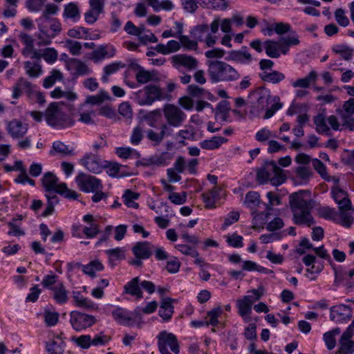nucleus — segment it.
<instances>
[{"label": "nucleus", "instance_id": "obj_7", "mask_svg": "<svg viewBox=\"0 0 354 354\" xmlns=\"http://www.w3.org/2000/svg\"><path fill=\"white\" fill-rule=\"evenodd\" d=\"M41 183L46 192H55L70 199L77 197V194L69 189L65 183H58V178L53 172L45 173L41 178Z\"/></svg>", "mask_w": 354, "mask_h": 354}, {"label": "nucleus", "instance_id": "obj_57", "mask_svg": "<svg viewBox=\"0 0 354 354\" xmlns=\"http://www.w3.org/2000/svg\"><path fill=\"white\" fill-rule=\"evenodd\" d=\"M71 341L77 346L83 349H88L92 346L91 336L89 335H82L77 337H73Z\"/></svg>", "mask_w": 354, "mask_h": 354}, {"label": "nucleus", "instance_id": "obj_11", "mask_svg": "<svg viewBox=\"0 0 354 354\" xmlns=\"http://www.w3.org/2000/svg\"><path fill=\"white\" fill-rule=\"evenodd\" d=\"M315 130L320 134H328L330 129L334 131L339 130V123L335 115L326 117L323 113H319L314 118Z\"/></svg>", "mask_w": 354, "mask_h": 354}, {"label": "nucleus", "instance_id": "obj_34", "mask_svg": "<svg viewBox=\"0 0 354 354\" xmlns=\"http://www.w3.org/2000/svg\"><path fill=\"white\" fill-rule=\"evenodd\" d=\"M266 55L272 58H278L281 53L282 45L280 41L268 39L264 42Z\"/></svg>", "mask_w": 354, "mask_h": 354}, {"label": "nucleus", "instance_id": "obj_20", "mask_svg": "<svg viewBox=\"0 0 354 354\" xmlns=\"http://www.w3.org/2000/svg\"><path fill=\"white\" fill-rule=\"evenodd\" d=\"M66 68L75 76H84L92 73V70L85 62L75 58H71L66 62Z\"/></svg>", "mask_w": 354, "mask_h": 354}, {"label": "nucleus", "instance_id": "obj_2", "mask_svg": "<svg viewBox=\"0 0 354 354\" xmlns=\"http://www.w3.org/2000/svg\"><path fill=\"white\" fill-rule=\"evenodd\" d=\"M252 95L256 100L251 111L252 114L259 115L260 112L266 110L263 118L269 119L282 108L279 97L271 95L270 91L266 88H258Z\"/></svg>", "mask_w": 354, "mask_h": 354}, {"label": "nucleus", "instance_id": "obj_39", "mask_svg": "<svg viewBox=\"0 0 354 354\" xmlns=\"http://www.w3.org/2000/svg\"><path fill=\"white\" fill-rule=\"evenodd\" d=\"M180 48V41L176 40H169L167 44H158L154 49L159 53L162 55H169L170 53L178 51Z\"/></svg>", "mask_w": 354, "mask_h": 354}, {"label": "nucleus", "instance_id": "obj_29", "mask_svg": "<svg viewBox=\"0 0 354 354\" xmlns=\"http://www.w3.org/2000/svg\"><path fill=\"white\" fill-rule=\"evenodd\" d=\"M131 66L133 67V68L138 69V72L136 74V79L139 84H144L149 82L158 80L157 75L154 71H147L136 63H132Z\"/></svg>", "mask_w": 354, "mask_h": 354}, {"label": "nucleus", "instance_id": "obj_4", "mask_svg": "<svg viewBox=\"0 0 354 354\" xmlns=\"http://www.w3.org/2000/svg\"><path fill=\"white\" fill-rule=\"evenodd\" d=\"M132 98L136 103L140 106H150L155 101L170 100V95L157 86L148 85L133 93Z\"/></svg>", "mask_w": 354, "mask_h": 354}, {"label": "nucleus", "instance_id": "obj_50", "mask_svg": "<svg viewBox=\"0 0 354 354\" xmlns=\"http://www.w3.org/2000/svg\"><path fill=\"white\" fill-rule=\"evenodd\" d=\"M104 269V266L98 260H94L89 263L83 266L82 271L86 274L94 277L96 272L102 271Z\"/></svg>", "mask_w": 354, "mask_h": 354}, {"label": "nucleus", "instance_id": "obj_56", "mask_svg": "<svg viewBox=\"0 0 354 354\" xmlns=\"http://www.w3.org/2000/svg\"><path fill=\"white\" fill-rule=\"evenodd\" d=\"M124 65L121 62H115L106 65L103 68V75L101 80L106 83L108 82V76L115 73L120 68H122Z\"/></svg>", "mask_w": 354, "mask_h": 354}, {"label": "nucleus", "instance_id": "obj_63", "mask_svg": "<svg viewBox=\"0 0 354 354\" xmlns=\"http://www.w3.org/2000/svg\"><path fill=\"white\" fill-rule=\"evenodd\" d=\"M340 119L342 122V125L350 131H354V118L351 114H348L341 110H338Z\"/></svg>", "mask_w": 354, "mask_h": 354}, {"label": "nucleus", "instance_id": "obj_44", "mask_svg": "<svg viewBox=\"0 0 354 354\" xmlns=\"http://www.w3.org/2000/svg\"><path fill=\"white\" fill-rule=\"evenodd\" d=\"M64 79L63 73L58 69L53 68L49 75L43 82V86L46 88L52 87L56 82H61Z\"/></svg>", "mask_w": 354, "mask_h": 354}, {"label": "nucleus", "instance_id": "obj_37", "mask_svg": "<svg viewBox=\"0 0 354 354\" xmlns=\"http://www.w3.org/2000/svg\"><path fill=\"white\" fill-rule=\"evenodd\" d=\"M32 91V84L24 77H20L12 90V97L18 99L22 94V92L30 93Z\"/></svg>", "mask_w": 354, "mask_h": 354}, {"label": "nucleus", "instance_id": "obj_14", "mask_svg": "<svg viewBox=\"0 0 354 354\" xmlns=\"http://www.w3.org/2000/svg\"><path fill=\"white\" fill-rule=\"evenodd\" d=\"M172 66L180 73L195 70L198 65L196 58L186 54H177L171 57Z\"/></svg>", "mask_w": 354, "mask_h": 354}, {"label": "nucleus", "instance_id": "obj_33", "mask_svg": "<svg viewBox=\"0 0 354 354\" xmlns=\"http://www.w3.org/2000/svg\"><path fill=\"white\" fill-rule=\"evenodd\" d=\"M227 139L222 136H213L200 142V147L206 150H215L219 149L222 145L226 143Z\"/></svg>", "mask_w": 354, "mask_h": 354}, {"label": "nucleus", "instance_id": "obj_28", "mask_svg": "<svg viewBox=\"0 0 354 354\" xmlns=\"http://www.w3.org/2000/svg\"><path fill=\"white\" fill-rule=\"evenodd\" d=\"M154 246L147 241L138 242L132 248L133 254L137 259H147L152 253Z\"/></svg>", "mask_w": 354, "mask_h": 354}, {"label": "nucleus", "instance_id": "obj_22", "mask_svg": "<svg viewBox=\"0 0 354 354\" xmlns=\"http://www.w3.org/2000/svg\"><path fill=\"white\" fill-rule=\"evenodd\" d=\"M19 39L22 44L24 45L21 50L22 55L25 57H30L31 59H39V51L35 48L34 47V40L32 37L26 34V33H21L19 35Z\"/></svg>", "mask_w": 354, "mask_h": 354}, {"label": "nucleus", "instance_id": "obj_12", "mask_svg": "<svg viewBox=\"0 0 354 354\" xmlns=\"http://www.w3.org/2000/svg\"><path fill=\"white\" fill-rule=\"evenodd\" d=\"M354 320L348 326L342 334L338 343L336 354H354Z\"/></svg>", "mask_w": 354, "mask_h": 354}, {"label": "nucleus", "instance_id": "obj_36", "mask_svg": "<svg viewBox=\"0 0 354 354\" xmlns=\"http://www.w3.org/2000/svg\"><path fill=\"white\" fill-rule=\"evenodd\" d=\"M279 41L282 45L281 53L283 55H286L288 53L290 46H297L300 42L299 36L295 31H290L288 35L282 37Z\"/></svg>", "mask_w": 354, "mask_h": 354}, {"label": "nucleus", "instance_id": "obj_9", "mask_svg": "<svg viewBox=\"0 0 354 354\" xmlns=\"http://www.w3.org/2000/svg\"><path fill=\"white\" fill-rule=\"evenodd\" d=\"M97 322L95 316L73 310L70 313L69 322L72 328L77 332L84 330L93 326Z\"/></svg>", "mask_w": 354, "mask_h": 354}, {"label": "nucleus", "instance_id": "obj_51", "mask_svg": "<svg viewBox=\"0 0 354 354\" xmlns=\"http://www.w3.org/2000/svg\"><path fill=\"white\" fill-rule=\"evenodd\" d=\"M236 306L239 315L244 319L249 318L252 313V305L242 297L236 301Z\"/></svg>", "mask_w": 354, "mask_h": 354}, {"label": "nucleus", "instance_id": "obj_58", "mask_svg": "<svg viewBox=\"0 0 354 354\" xmlns=\"http://www.w3.org/2000/svg\"><path fill=\"white\" fill-rule=\"evenodd\" d=\"M171 158L168 153L165 152L159 155L153 156L150 158L151 164L158 166L165 167L169 164Z\"/></svg>", "mask_w": 354, "mask_h": 354}, {"label": "nucleus", "instance_id": "obj_17", "mask_svg": "<svg viewBox=\"0 0 354 354\" xmlns=\"http://www.w3.org/2000/svg\"><path fill=\"white\" fill-rule=\"evenodd\" d=\"M116 54L115 48L111 44H102L97 46L91 54V59L94 63H100L104 59H111Z\"/></svg>", "mask_w": 354, "mask_h": 354}, {"label": "nucleus", "instance_id": "obj_24", "mask_svg": "<svg viewBox=\"0 0 354 354\" xmlns=\"http://www.w3.org/2000/svg\"><path fill=\"white\" fill-rule=\"evenodd\" d=\"M82 220L87 223V225L82 226L84 235L87 239L95 237L100 232L99 225L97 220L93 215L89 214L84 215Z\"/></svg>", "mask_w": 354, "mask_h": 354}, {"label": "nucleus", "instance_id": "obj_49", "mask_svg": "<svg viewBox=\"0 0 354 354\" xmlns=\"http://www.w3.org/2000/svg\"><path fill=\"white\" fill-rule=\"evenodd\" d=\"M340 333L341 330L339 328H335L324 334L323 339L328 350H333L335 347V336L339 335Z\"/></svg>", "mask_w": 354, "mask_h": 354}, {"label": "nucleus", "instance_id": "obj_6", "mask_svg": "<svg viewBox=\"0 0 354 354\" xmlns=\"http://www.w3.org/2000/svg\"><path fill=\"white\" fill-rule=\"evenodd\" d=\"M257 180L261 184L270 182L274 186H279L286 181V176L276 162L272 161L257 171Z\"/></svg>", "mask_w": 354, "mask_h": 354}, {"label": "nucleus", "instance_id": "obj_27", "mask_svg": "<svg viewBox=\"0 0 354 354\" xmlns=\"http://www.w3.org/2000/svg\"><path fill=\"white\" fill-rule=\"evenodd\" d=\"M62 17L64 21H71L73 24L78 22L81 15L77 3L71 2L64 5Z\"/></svg>", "mask_w": 354, "mask_h": 354}, {"label": "nucleus", "instance_id": "obj_15", "mask_svg": "<svg viewBox=\"0 0 354 354\" xmlns=\"http://www.w3.org/2000/svg\"><path fill=\"white\" fill-rule=\"evenodd\" d=\"M352 316L351 307L345 304L335 305L330 309V319L336 324H346Z\"/></svg>", "mask_w": 354, "mask_h": 354}, {"label": "nucleus", "instance_id": "obj_21", "mask_svg": "<svg viewBox=\"0 0 354 354\" xmlns=\"http://www.w3.org/2000/svg\"><path fill=\"white\" fill-rule=\"evenodd\" d=\"M175 248L180 251L182 254L189 256L194 259V263L200 268L204 266L211 267L212 265L206 263L205 259L199 256V253L195 246H192L186 244H177Z\"/></svg>", "mask_w": 354, "mask_h": 354}, {"label": "nucleus", "instance_id": "obj_3", "mask_svg": "<svg viewBox=\"0 0 354 354\" xmlns=\"http://www.w3.org/2000/svg\"><path fill=\"white\" fill-rule=\"evenodd\" d=\"M207 74L212 83L221 82H235L241 75L231 65L223 61H208Z\"/></svg>", "mask_w": 354, "mask_h": 354}, {"label": "nucleus", "instance_id": "obj_53", "mask_svg": "<svg viewBox=\"0 0 354 354\" xmlns=\"http://www.w3.org/2000/svg\"><path fill=\"white\" fill-rule=\"evenodd\" d=\"M183 28L180 27L178 30V34L179 35L178 39L180 45L187 50H196L198 48V42L194 39H191L187 35H183Z\"/></svg>", "mask_w": 354, "mask_h": 354}, {"label": "nucleus", "instance_id": "obj_46", "mask_svg": "<svg viewBox=\"0 0 354 354\" xmlns=\"http://www.w3.org/2000/svg\"><path fill=\"white\" fill-rule=\"evenodd\" d=\"M66 344L61 339L49 341L46 343V351L48 354H63Z\"/></svg>", "mask_w": 354, "mask_h": 354}, {"label": "nucleus", "instance_id": "obj_19", "mask_svg": "<svg viewBox=\"0 0 354 354\" xmlns=\"http://www.w3.org/2000/svg\"><path fill=\"white\" fill-rule=\"evenodd\" d=\"M330 194L341 212L351 209L352 203L346 192L335 185L331 189Z\"/></svg>", "mask_w": 354, "mask_h": 354}, {"label": "nucleus", "instance_id": "obj_42", "mask_svg": "<svg viewBox=\"0 0 354 354\" xmlns=\"http://www.w3.org/2000/svg\"><path fill=\"white\" fill-rule=\"evenodd\" d=\"M174 306L170 299H164L160 306L158 315L164 321H168L171 318L174 313Z\"/></svg>", "mask_w": 354, "mask_h": 354}, {"label": "nucleus", "instance_id": "obj_18", "mask_svg": "<svg viewBox=\"0 0 354 354\" xmlns=\"http://www.w3.org/2000/svg\"><path fill=\"white\" fill-rule=\"evenodd\" d=\"M79 162L88 171L94 174L101 173L106 166V165L104 164V161L102 159L91 153L86 154L79 160Z\"/></svg>", "mask_w": 354, "mask_h": 354}, {"label": "nucleus", "instance_id": "obj_48", "mask_svg": "<svg viewBox=\"0 0 354 354\" xmlns=\"http://www.w3.org/2000/svg\"><path fill=\"white\" fill-rule=\"evenodd\" d=\"M148 4L153 8L156 12H159L161 10L170 11L174 9V6L170 0H147Z\"/></svg>", "mask_w": 354, "mask_h": 354}, {"label": "nucleus", "instance_id": "obj_23", "mask_svg": "<svg viewBox=\"0 0 354 354\" xmlns=\"http://www.w3.org/2000/svg\"><path fill=\"white\" fill-rule=\"evenodd\" d=\"M123 295H129L136 300L143 298V292L140 284V279L138 277L133 278L128 281L123 288Z\"/></svg>", "mask_w": 354, "mask_h": 354}, {"label": "nucleus", "instance_id": "obj_31", "mask_svg": "<svg viewBox=\"0 0 354 354\" xmlns=\"http://www.w3.org/2000/svg\"><path fill=\"white\" fill-rule=\"evenodd\" d=\"M221 189L214 186L211 190L204 192L202 194L203 201L206 209H214L216 207V203L220 198Z\"/></svg>", "mask_w": 354, "mask_h": 354}, {"label": "nucleus", "instance_id": "obj_54", "mask_svg": "<svg viewBox=\"0 0 354 354\" xmlns=\"http://www.w3.org/2000/svg\"><path fill=\"white\" fill-rule=\"evenodd\" d=\"M209 31V26L207 24H201L194 27L191 31L190 34L192 37L198 41L203 42L205 38V36L207 35V32Z\"/></svg>", "mask_w": 354, "mask_h": 354}, {"label": "nucleus", "instance_id": "obj_16", "mask_svg": "<svg viewBox=\"0 0 354 354\" xmlns=\"http://www.w3.org/2000/svg\"><path fill=\"white\" fill-rule=\"evenodd\" d=\"M105 310L111 313L114 320L120 325L130 326L133 323L132 313L125 308L107 304L105 306Z\"/></svg>", "mask_w": 354, "mask_h": 354}, {"label": "nucleus", "instance_id": "obj_10", "mask_svg": "<svg viewBox=\"0 0 354 354\" xmlns=\"http://www.w3.org/2000/svg\"><path fill=\"white\" fill-rule=\"evenodd\" d=\"M75 181L79 189L85 193L95 192L102 189L101 180L83 172L78 174Z\"/></svg>", "mask_w": 354, "mask_h": 354}, {"label": "nucleus", "instance_id": "obj_5", "mask_svg": "<svg viewBox=\"0 0 354 354\" xmlns=\"http://www.w3.org/2000/svg\"><path fill=\"white\" fill-rule=\"evenodd\" d=\"M47 124L55 129H64L73 125L74 122L57 102L51 103L44 114Z\"/></svg>", "mask_w": 354, "mask_h": 354}, {"label": "nucleus", "instance_id": "obj_32", "mask_svg": "<svg viewBox=\"0 0 354 354\" xmlns=\"http://www.w3.org/2000/svg\"><path fill=\"white\" fill-rule=\"evenodd\" d=\"M58 11V7L55 4H48L44 11L42 16L37 19L38 27L40 32L44 35H48V30L43 25L44 23L49 20V15H53Z\"/></svg>", "mask_w": 354, "mask_h": 354}, {"label": "nucleus", "instance_id": "obj_43", "mask_svg": "<svg viewBox=\"0 0 354 354\" xmlns=\"http://www.w3.org/2000/svg\"><path fill=\"white\" fill-rule=\"evenodd\" d=\"M39 55L40 56L39 57V59L41 60V59L43 58L44 61L48 64H53L58 59L57 50L55 48L51 47L40 50Z\"/></svg>", "mask_w": 354, "mask_h": 354}, {"label": "nucleus", "instance_id": "obj_45", "mask_svg": "<svg viewBox=\"0 0 354 354\" xmlns=\"http://www.w3.org/2000/svg\"><path fill=\"white\" fill-rule=\"evenodd\" d=\"M22 216H18L17 218H13L10 222L8 223V225L10 228L8 232V234L14 236H21L25 234V232L20 227V221L22 220Z\"/></svg>", "mask_w": 354, "mask_h": 354}, {"label": "nucleus", "instance_id": "obj_30", "mask_svg": "<svg viewBox=\"0 0 354 354\" xmlns=\"http://www.w3.org/2000/svg\"><path fill=\"white\" fill-rule=\"evenodd\" d=\"M8 131L14 138L23 137L28 131V124L17 120H13L8 124Z\"/></svg>", "mask_w": 354, "mask_h": 354}, {"label": "nucleus", "instance_id": "obj_35", "mask_svg": "<svg viewBox=\"0 0 354 354\" xmlns=\"http://www.w3.org/2000/svg\"><path fill=\"white\" fill-rule=\"evenodd\" d=\"M52 291L53 298L59 304H64L68 300V292L64 286L63 282L57 283Z\"/></svg>", "mask_w": 354, "mask_h": 354}, {"label": "nucleus", "instance_id": "obj_1", "mask_svg": "<svg viewBox=\"0 0 354 354\" xmlns=\"http://www.w3.org/2000/svg\"><path fill=\"white\" fill-rule=\"evenodd\" d=\"M304 194V191L292 194L290 196V205L294 223L310 227L315 223V220L311 213L312 201L305 199Z\"/></svg>", "mask_w": 354, "mask_h": 354}, {"label": "nucleus", "instance_id": "obj_62", "mask_svg": "<svg viewBox=\"0 0 354 354\" xmlns=\"http://www.w3.org/2000/svg\"><path fill=\"white\" fill-rule=\"evenodd\" d=\"M144 138V130L140 126L135 127L130 136V142L133 145H138Z\"/></svg>", "mask_w": 354, "mask_h": 354}, {"label": "nucleus", "instance_id": "obj_55", "mask_svg": "<svg viewBox=\"0 0 354 354\" xmlns=\"http://www.w3.org/2000/svg\"><path fill=\"white\" fill-rule=\"evenodd\" d=\"M223 313V309L221 306H218L214 308L207 313V323L208 326L216 327L219 324L218 317Z\"/></svg>", "mask_w": 354, "mask_h": 354}, {"label": "nucleus", "instance_id": "obj_52", "mask_svg": "<svg viewBox=\"0 0 354 354\" xmlns=\"http://www.w3.org/2000/svg\"><path fill=\"white\" fill-rule=\"evenodd\" d=\"M139 196L140 194L138 193L127 189L122 196L123 202L128 207L136 209L139 205L136 201L138 199Z\"/></svg>", "mask_w": 354, "mask_h": 354}, {"label": "nucleus", "instance_id": "obj_41", "mask_svg": "<svg viewBox=\"0 0 354 354\" xmlns=\"http://www.w3.org/2000/svg\"><path fill=\"white\" fill-rule=\"evenodd\" d=\"M230 55L232 60L241 64H248L252 60V55L246 46L242 47L239 50L232 52Z\"/></svg>", "mask_w": 354, "mask_h": 354}, {"label": "nucleus", "instance_id": "obj_59", "mask_svg": "<svg viewBox=\"0 0 354 354\" xmlns=\"http://www.w3.org/2000/svg\"><path fill=\"white\" fill-rule=\"evenodd\" d=\"M110 96L106 91H100L97 95L88 96L86 98V103L91 104H100L105 100H109Z\"/></svg>", "mask_w": 354, "mask_h": 354}, {"label": "nucleus", "instance_id": "obj_8", "mask_svg": "<svg viewBox=\"0 0 354 354\" xmlns=\"http://www.w3.org/2000/svg\"><path fill=\"white\" fill-rule=\"evenodd\" d=\"M158 347L161 354H175L180 353V347L176 336L167 330L160 331L156 337Z\"/></svg>", "mask_w": 354, "mask_h": 354}, {"label": "nucleus", "instance_id": "obj_61", "mask_svg": "<svg viewBox=\"0 0 354 354\" xmlns=\"http://www.w3.org/2000/svg\"><path fill=\"white\" fill-rule=\"evenodd\" d=\"M59 277L55 274H46L44 277L41 284L43 286L48 290H52L57 285L62 281L58 280Z\"/></svg>", "mask_w": 354, "mask_h": 354}, {"label": "nucleus", "instance_id": "obj_40", "mask_svg": "<svg viewBox=\"0 0 354 354\" xmlns=\"http://www.w3.org/2000/svg\"><path fill=\"white\" fill-rule=\"evenodd\" d=\"M105 254L108 256L109 262L111 266H115L117 261H122L125 259V250L123 248H115L105 251Z\"/></svg>", "mask_w": 354, "mask_h": 354}, {"label": "nucleus", "instance_id": "obj_38", "mask_svg": "<svg viewBox=\"0 0 354 354\" xmlns=\"http://www.w3.org/2000/svg\"><path fill=\"white\" fill-rule=\"evenodd\" d=\"M317 73L315 71H310L305 77L297 79L291 82V85L294 88H308L311 83L316 82Z\"/></svg>", "mask_w": 354, "mask_h": 354}, {"label": "nucleus", "instance_id": "obj_60", "mask_svg": "<svg viewBox=\"0 0 354 354\" xmlns=\"http://www.w3.org/2000/svg\"><path fill=\"white\" fill-rule=\"evenodd\" d=\"M225 239L226 242L231 247L239 248L243 246V236L236 233L228 234L225 236Z\"/></svg>", "mask_w": 354, "mask_h": 354}, {"label": "nucleus", "instance_id": "obj_26", "mask_svg": "<svg viewBox=\"0 0 354 354\" xmlns=\"http://www.w3.org/2000/svg\"><path fill=\"white\" fill-rule=\"evenodd\" d=\"M26 61L24 63L26 74L30 78H38L43 75V66L41 61L39 59Z\"/></svg>", "mask_w": 354, "mask_h": 354}, {"label": "nucleus", "instance_id": "obj_25", "mask_svg": "<svg viewBox=\"0 0 354 354\" xmlns=\"http://www.w3.org/2000/svg\"><path fill=\"white\" fill-rule=\"evenodd\" d=\"M72 297L73 304L78 308H83L87 310H97L98 305L94 303L90 299L83 296L80 291H73Z\"/></svg>", "mask_w": 354, "mask_h": 354}, {"label": "nucleus", "instance_id": "obj_13", "mask_svg": "<svg viewBox=\"0 0 354 354\" xmlns=\"http://www.w3.org/2000/svg\"><path fill=\"white\" fill-rule=\"evenodd\" d=\"M162 112L168 124L173 127H180L186 119L185 113L174 104L165 105Z\"/></svg>", "mask_w": 354, "mask_h": 354}, {"label": "nucleus", "instance_id": "obj_47", "mask_svg": "<svg viewBox=\"0 0 354 354\" xmlns=\"http://www.w3.org/2000/svg\"><path fill=\"white\" fill-rule=\"evenodd\" d=\"M260 77L264 82L272 84H277L285 79L284 74L277 71H263L260 74Z\"/></svg>", "mask_w": 354, "mask_h": 354}, {"label": "nucleus", "instance_id": "obj_64", "mask_svg": "<svg viewBox=\"0 0 354 354\" xmlns=\"http://www.w3.org/2000/svg\"><path fill=\"white\" fill-rule=\"evenodd\" d=\"M260 203V195L257 192H249L245 198V203L249 207H254Z\"/></svg>", "mask_w": 354, "mask_h": 354}]
</instances>
